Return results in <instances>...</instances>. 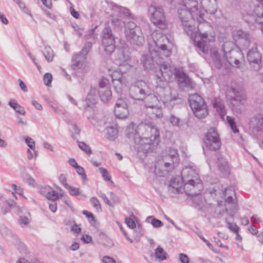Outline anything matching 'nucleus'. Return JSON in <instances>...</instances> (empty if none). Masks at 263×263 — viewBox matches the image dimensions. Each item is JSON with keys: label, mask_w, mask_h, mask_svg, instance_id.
Instances as JSON below:
<instances>
[{"label": "nucleus", "mask_w": 263, "mask_h": 263, "mask_svg": "<svg viewBox=\"0 0 263 263\" xmlns=\"http://www.w3.org/2000/svg\"><path fill=\"white\" fill-rule=\"evenodd\" d=\"M178 16L186 34L193 40L194 45L203 53L209 50L208 43L213 39L209 31L212 29L211 25L207 22L198 23L197 28L193 25V20L196 15L182 6L178 9Z\"/></svg>", "instance_id": "f257e3e1"}, {"label": "nucleus", "mask_w": 263, "mask_h": 263, "mask_svg": "<svg viewBox=\"0 0 263 263\" xmlns=\"http://www.w3.org/2000/svg\"><path fill=\"white\" fill-rule=\"evenodd\" d=\"M138 138L135 139V145L138 152L146 153L152 151L159 143V130L151 121L140 123L138 125Z\"/></svg>", "instance_id": "f03ea898"}, {"label": "nucleus", "mask_w": 263, "mask_h": 263, "mask_svg": "<svg viewBox=\"0 0 263 263\" xmlns=\"http://www.w3.org/2000/svg\"><path fill=\"white\" fill-rule=\"evenodd\" d=\"M215 195H217V192L219 194L221 198H226L225 204L223 205L222 201H217L216 205L214 206L215 216H222L225 212L233 218L235 213H237L238 208L236 202L232 197V195H235V192L233 187L224 188L221 192L214 190Z\"/></svg>", "instance_id": "7ed1b4c3"}, {"label": "nucleus", "mask_w": 263, "mask_h": 263, "mask_svg": "<svg viewBox=\"0 0 263 263\" xmlns=\"http://www.w3.org/2000/svg\"><path fill=\"white\" fill-rule=\"evenodd\" d=\"M179 162V158L177 151L174 148H170L157 161L155 171L160 170L166 173L172 172L178 166Z\"/></svg>", "instance_id": "20e7f679"}, {"label": "nucleus", "mask_w": 263, "mask_h": 263, "mask_svg": "<svg viewBox=\"0 0 263 263\" xmlns=\"http://www.w3.org/2000/svg\"><path fill=\"white\" fill-rule=\"evenodd\" d=\"M126 40L132 44L141 46L144 43V37L140 27L133 21H128L125 27Z\"/></svg>", "instance_id": "39448f33"}, {"label": "nucleus", "mask_w": 263, "mask_h": 263, "mask_svg": "<svg viewBox=\"0 0 263 263\" xmlns=\"http://www.w3.org/2000/svg\"><path fill=\"white\" fill-rule=\"evenodd\" d=\"M177 68L167 63H163L160 65L159 71L156 72V83L163 84V82H172L176 78Z\"/></svg>", "instance_id": "423d86ee"}, {"label": "nucleus", "mask_w": 263, "mask_h": 263, "mask_svg": "<svg viewBox=\"0 0 263 263\" xmlns=\"http://www.w3.org/2000/svg\"><path fill=\"white\" fill-rule=\"evenodd\" d=\"M153 39L156 48L154 49L156 55L159 54L160 56L165 57H169L171 54L170 48V41L167 36L160 32H155L153 34Z\"/></svg>", "instance_id": "0eeeda50"}, {"label": "nucleus", "mask_w": 263, "mask_h": 263, "mask_svg": "<svg viewBox=\"0 0 263 263\" xmlns=\"http://www.w3.org/2000/svg\"><path fill=\"white\" fill-rule=\"evenodd\" d=\"M189 101L195 116L198 119L204 118L209 114L208 106L204 99L198 94L189 97Z\"/></svg>", "instance_id": "6e6552de"}, {"label": "nucleus", "mask_w": 263, "mask_h": 263, "mask_svg": "<svg viewBox=\"0 0 263 263\" xmlns=\"http://www.w3.org/2000/svg\"><path fill=\"white\" fill-rule=\"evenodd\" d=\"M148 14L153 24L161 29L167 27L166 18L163 9L160 7L151 6L148 9Z\"/></svg>", "instance_id": "1a4fd4ad"}, {"label": "nucleus", "mask_w": 263, "mask_h": 263, "mask_svg": "<svg viewBox=\"0 0 263 263\" xmlns=\"http://www.w3.org/2000/svg\"><path fill=\"white\" fill-rule=\"evenodd\" d=\"M156 92L163 104L166 106L173 105L175 101L179 99L177 96H172L170 88L167 87L166 82H163V84H157Z\"/></svg>", "instance_id": "9d476101"}, {"label": "nucleus", "mask_w": 263, "mask_h": 263, "mask_svg": "<svg viewBox=\"0 0 263 263\" xmlns=\"http://www.w3.org/2000/svg\"><path fill=\"white\" fill-rule=\"evenodd\" d=\"M91 46L92 44L90 42H87L80 52L73 55L71 64L73 69H77L83 67Z\"/></svg>", "instance_id": "9b49d317"}, {"label": "nucleus", "mask_w": 263, "mask_h": 263, "mask_svg": "<svg viewBox=\"0 0 263 263\" xmlns=\"http://www.w3.org/2000/svg\"><path fill=\"white\" fill-rule=\"evenodd\" d=\"M115 37L111 29L109 27L105 28L102 32V44L105 51L110 54L115 49Z\"/></svg>", "instance_id": "f8f14e48"}, {"label": "nucleus", "mask_w": 263, "mask_h": 263, "mask_svg": "<svg viewBox=\"0 0 263 263\" xmlns=\"http://www.w3.org/2000/svg\"><path fill=\"white\" fill-rule=\"evenodd\" d=\"M146 88L147 85L145 82L142 81L136 82L129 88L130 97L135 100L142 101L146 95Z\"/></svg>", "instance_id": "ddd939ff"}, {"label": "nucleus", "mask_w": 263, "mask_h": 263, "mask_svg": "<svg viewBox=\"0 0 263 263\" xmlns=\"http://www.w3.org/2000/svg\"><path fill=\"white\" fill-rule=\"evenodd\" d=\"M250 47L247 53V58L253 69L257 71L261 67V55L257 50L256 42H253Z\"/></svg>", "instance_id": "4468645a"}, {"label": "nucleus", "mask_w": 263, "mask_h": 263, "mask_svg": "<svg viewBox=\"0 0 263 263\" xmlns=\"http://www.w3.org/2000/svg\"><path fill=\"white\" fill-rule=\"evenodd\" d=\"M205 146L211 151L218 149L221 145L219 136L214 128L209 129L204 139Z\"/></svg>", "instance_id": "2eb2a0df"}, {"label": "nucleus", "mask_w": 263, "mask_h": 263, "mask_svg": "<svg viewBox=\"0 0 263 263\" xmlns=\"http://www.w3.org/2000/svg\"><path fill=\"white\" fill-rule=\"evenodd\" d=\"M232 36L236 45L241 47L243 49L248 48L253 42L251 41L249 34L241 30L233 31Z\"/></svg>", "instance_id": "dca6fc26"}, {"label": "nucleus", "mask_w": 263, "mask_h": 263, "mask_svg": "<svg viewBox=\"0 0 263 263\" xmlns=\"http://www.w3.org/2000/svg\"><path fill=\"white\" fill-rule=\"evenodd\" d=\"M124 70H126L124 69ZM123 71L119 72L115 71L112 72L111 74L112 81L114 84V86L116 92L121 95L124 88L126 87L127 81L126 78L123 76L122 72Z\"/></svg>", "instance_id": "f3484780"}, {"label": "nucleus", "mask_w": 263, "mask_h": 263, "mask_svg": "<svg viewBox=\"0 0 263 263\" xmlns=\"http://www.w3.org/2000/svg\"><path fill=\"white\" fill-rule=\"evenodd\" d=\"M180 6L184 7L185 9L190 11L196 15V20L198 23H201V21H205L203 20V14L201 10L198 9V3L196 1L194 0H183Z\"/></svg>", "instance_id": "a211bd4d"}, {"label": "nucleus", "mask_w": 263, "mask_h": 263, "mask_svg": "<svg viewBox=\"0 0 263 263\" xmlns=\"http://www.w3.org/2000/svg\"><path fill=\"white\" fill-rule=\"evenodd\" d=\"M101 100L102 102H107L111 98V91L107 79L102 78L99 83V87L98 90Z\"/></svg>", "instance_id": "6ab92c4d"}, {"label": "nucleus", "mask_w": 263, "mask_h": 263, "mask_svg": "<svg viewBox=\"0 0 263 263\" xmlns=\"http://www.w3.org/2000/svg\"><path fill=\"white\" fill-rule=\"evenodd\" d=\"M202 189V185L200 179L183 182V190L189 196H193L194 195L200 194Z\"/></svg>", "instance_id": "aec40b11"}, {"label": "nucleus", "mask_w": 263, "mask_h": 263, "mask_svg": "<svg viewBox=\"0 0 263 263\" xmlns=\"http://www.w3.org/2000/svg\"><path fill=\"white\" fill-rule=\"evenodd\" d=\"M114 112L116 117L119 119H124L128 116L129 111L124 98L121 97L117 100Z\"/></svg>", "instance_id": "412c9836"}, {"label": "nucleus", "mask_w": 263, "mask_h": 263, "mask_svg": "<svg viewBox=\"0 0 263 263\" xmlns=\"http://www.w3.org/2000/svg\"><path fill=\"white\" fill-rule=\"evenodd\" d=\"M229 92H232L234 97L231 100L233 105H235V103H238L239 104H243L246 100L247 97L245 90L242 87L240 86H232L228 90Z\"/></svg>", "instance_id": "4be33fe9"}, {"label": "nucleus", "mask_w": 263, "mask_h": 263, "mask_svg": "<svg viewBox=\"0 0 263 263\" xmlns=\"http://www.w3.org/2000/svg\"><path fill=\"white\" fill-rule=\"evenodd\" d=\"M229 63L233 66L239 67L241 61L243 59V55L241 51L238 48L232 50L228 54L225 56Z\"/></svg>", "instance_id": "5701e85b"}, {"label": "nucleus", "mask_w": 263, "mask_h": 263, "mask_svg": "<svg viewBox=\"0 0 263 263\" xmlns=\"http://www.w3.org/2000/svg\"><path fill=\"white\" fill-rule=\"evenodd\" d=\"M250 9L247 11L248 15L254 17L255 22L258 24H263V12L260 13L261 8L258 4H251Z\"/></svg>", "instance_id": "b1692460"}, {"label": "nucleus", "mask_w": 263, "mask_h": 263, "mask_svg": "<svg viewBox=\"0 0 263 263\" xmlns=\"http://www.w3.org/2000/svg\"><path fill=\"white\" fill-rule=\"evenodd\" d=\"M180 88H192V83L191 79L186 75L181 68H178L177 71L176 78Z\"/></svg>", "instance_id": "393cba45"}, {"label": "nucleus", "mask_w": 263, "mask_h": 263, "mask_svg": "<svg viewBox=\"0 0 263 263\" xmlns=\"http://www.w3.org/2000/svg\"><path fill=\"white\" fill-rule=\"evenodd\" d=\"M150 53L143 54L140 59L141 64L145 69H151L154 66V63L157 62L154 59L153 54H155L154 52L153 53L151 49H149Z\"/></svg>", "instance_id": "a878e982"}, {"label": "nucleus", "mask_w": 263, "mask_h": 263, "mask_svg": "<svg viewBox=\"0 0 263 263\" xmlns=\"http://www.w3.org/2000/svg\"><path fill=\"white\" fill-rule=\"evenodd\" d=\"M181 178L183 182L191 181L200 179L198 174L192 167H185L181 172Z\"/></svg>", "instance_id": "bb28decb"}, {"label": "nucleus", "mask_w": 263, "mask_h": 263, "mask_svg": "<svg viewBox=\"0 0 263 263\" xmlns=\"http://www.w3.org/2000/svg\"><path fill=\"white\" fill-rule=\"evenodd\" d=\"M211 30H212V29L210 30L209 32L213 36V39L212 41H210L208 43V45H209V47L208 52L206 53H203L201 50L198 49V48L197 47H196L197 50V51L199 53L201 52V53H202L203 54H208L209 53V51H210V52L211 56L213 60L214 61V62L215 63V64H216V66L217 67L219 68V67H220V66L221 65V62H220V61L219 55L218 51L215 48H211V46L210 45V43L212 42H213L214 41V39H215L214 35H213L211 33Z\"/></svg>", "instance_id": "cd10ccee"}, {"label": "nucleus", "mask_w": 263, "mask_h": 263, "mask_svg": "<svg viewBox=\"0 0 263 263\" xmlns=\"http://www.w3.org/2000/svg\"><path fill=\"white\" fill-rule=\"evenodd\" d=\"M183 184L182 178L179 177L174 178L170 180L167 185L168 190L171 193H179Z\"/></svg>", "instance_id": "c85d7f7f"}, {"label": "nucleus", "mask_w": 263, "mask_h": 263, "mask_svg": "<svg viewBox=\"0 0 263 263\" xmlns=\"http://www.w3.org/2000/svg\"><path fill=\"white\" fill-rule=\"evenodd\" d=\"M217 157L219 170L223 175H227L229 173V167L227 160L220 154H218Z\"/></svg>", "instance_id": "c756f323"}, {"label": "nucleus", "mask_w": 263, "mask_h": 263, "mask_svg": "<svg viewBox=\"0 0 263 263\" xmlns=\"http://www.w3.org/2000/svg\"><path fill=\"white\" fill-rule=\"evenodd\" d=\"M106 137L110 141H113L118 136V129L116 124H113L109 126H106L105 128Z\"/></svg>", "instance_id": "7c9ffc66"}, {"label": "nucleus", "mask_w": 263, "mask_h": 263, "mask_svg": "<svg viewBox=\"0 0 263 263\" xmlns=\"http://www.w3.org/2000/svg\"><path fill=\"white\" fill-rule=\"evenodd\" d=\"M251 128L263 133V118L261 116L252 118L249 123Z\"/></svg>", "instance_id": "2f4dec72"}, {"label": "nucleus", "mask_w": 263, "mask_h": 263, "mask_svg": "<svg viewBox=\"0 0 263 263\" xmlns=\"http://www.w3.org/2000/svg\"><path fill=\"white\" fill-rule=\"evenodd\" d=\"M144 103L146 107L149 109L156 107L159 104L158 98L154 94H148L144 98Z\"/></svg>", "instance_id": "473e14b6"}, {"label": "nucleus", "mask_w": 263, "mask_h": 263, "mask_svg": "<svg viewBox=\"0 0 263 263\" xmlns=\"http://www.w3.org/2000/svg\"><path fill=\"white\" fill-rule=\"evenodd\" d=\"M97 89L95 87H91L89 93L86 98L85 101L87 107H93L95 104Z\"/></svg>", "instance_id": "72a5a7b5"}, {"label": "nucleus", "mask_w": 263, "mask_h": 263, "mask_svg": "<svg viewBox=\"0 0 263 263\" xmlns=\"http://www.w3.org/2000/svg\"><path fill=\"white\" fill-rule=\"evenodd\" d=\"M201 3L204 6L205 10L211 14H214L217 11L216 0H202Z\"/></svg>", "instance_id": "f704fd0d"}, {"label": "nucleus", "mask_w": 263, "mask_h": 263, "mask_svg": "<svg viewBox=\"0 0 263 263\" xmlns=\"http://www.w3.org/2000/svg\"><path fill=\"white\" fill-rule=\"evenodd\" d=\"M125 135L128 138H133L135 141L136 138H138V126L135 128V125L130 123L125 130Z\"/></svg>", "instance_id": "c9c22d12"}, {"label": "nucleus", "mask_w": 263, "mask_h": 263, "mask_svg": "<svg viewBox=\"0 0 263 263\" xmlns=\"http://www.w3.org/2000/svg\"><path fill=\"white\" fill-rule=\"evenodd\" d=\"M154 256L156 259L159 260H164L167 259L168 256L167 253L160 246H158L155 250Z\"/></svg>", "instance_id": "e433bc0d"}, {"label": "nucleus", "mask_w": 263, "mask_h": 263, "mask_svg": "<svg viewBox=\"0 0 263 263\" xmlns=\"http://www.w3.org/2000/svg\"><path fill=\"white\" fill-rule=\"evenodd\" d=\"M213 105L214 107L216 109L217 111L218 112L221 118L223 119V117L226 113L223 104L220 101L215 100L213 102Z\"/></svg>", "instance_id": "4c0bfd02"}, {"label": "nucleus", "mask_w": 263, "mask_h": 263, "mask_svg": "<svg viewBox=\"0 0 263 263\" xmlns=\"http://www.w3.org/2000/svg\"><path fill=\"white\" fill-rule=\"evenodd\" d=\"M151 110H148V113L149 114L151 118L153 119H160L162 117L163 114L161 108L159 105L154 107L150 108Z\"/></svg>", "instance_id": "58836bf2"}, {"label": "nucleus", "mask_w": 263, "mask_h": 263, "mask_svg": "<svg viewBox=\"0 0 263 263\" xmlns=\"http://www.w3.org/2000/svg\"><path fill=\"white\" fill-rule=\"evenodd\" d=\"M42 52L45 58L48 62L52 61L54 57V52L50 47L45 46Z\"/></svg>", "instance_id": "ea45409f"}, {"label": "nucleus", "mask_w": 263, "mask_h": 263, "mask_svg": "<svg viewBox=\"0 0 263 263\" xmlns=\"http://www.w3.org/2000/svg\"><path fill=\"white\" fill-rule=\"evenodd\" d=\"M123 59L124 61V63H121L119 64V70L120 71H123L124 70V69L123 67H125V69L126 70H128L130 68V66L129 64H128L127 62L129 60L130 57L128 54V53H123Z\"/></svg>", "instance_id": "a19ab883"}, {"label": "nucleus", "mask_w": 263, "mask_h": 263, "mask_svg": "<svg viewBox=\"0 0 263 263\" xmlns=\"http://www.w3.org/2000/svg\"><path fill=\"white\" fill-rule=\"evenodd\" d=\"M235 45L231 42H225L222 47L223 51L226 56V54H228L229 52H231L232 50H234L235 48Z\"/></svg>", "instance_id": "79ce46f5"}, {"label": "nucleus", "mask_w": 263, "mask_h": 263, "mask_svg": "<svg viewBox=\"0 0 263 263\" xmlns=\"http://www.w3.org/2000/svg\"><path fill=\"white\" fill-rule=\"evenodd\" d=\"M67 189L68 190L70 195L71 196L81 195L83 197H85V195L82 194V192L79 188L74 187L69 185L68 186Z\"/></svg>", "instance_id": "37998d69"}, {"label": "nucleus", "mask_w": 263, "mask_h": 263, "mask_svg": "<svg viewBox=\"0 0 263 263\" xmlns=\"http://www.w3.org/2000/svg\"><path fill=\"white\" fill-rule=\"evenodd\" d=\"M170 121L173 126L180 127L182 125V121L174 115L171 116Z\"/></svg>", "instance_id": "c03bdc74"}, {"label": "nucleus", "mask_w": 263, "mask_h": 263, "mask_svg": "<svg viewBox=\"0 0 263 263\" xmlns=\"http://www.w3.org/2000/svg\"><path fill=\"white\" fill-rule=\"evenodd\" d=\"M46 197L51 201H56L59 197V194L54 191H52L51 189L50 191L47 194Z\"/></svg>", "instance_id": "a18cd8bd"}, {"label": "nucleus", "mask_w": 263, "mask_h": 263, "mask_svg": "<svg viewBox=\"0 0 263 263\" xmlns=\"http://www.w3.org/2000/svg\"><path fill=\"white\" fill-rule=\"evenodd\" d=\"M227 120L228 123H229V124L231 126V128L232 130V131L234 133H238V128H237V127H236V126L235 125V123L234 119L232 118V117H230V116H227Z\"/></svg>", "instance_id": "49530a36"}, {"label": "nucleus", "mask_w": 263, "mask_h": 263, "mask_svg": "<svg viewBox=\"0 0 263 263\" xmlns=\"http://www.w3.org/2000/svg\"><path fill=\"white\" fill-rule=\"evenodd\" d=\"M78 145L79 148L87 154L90 155L91 154L90 147L84 142H79Z\"/></svg>", "instance_id": "de8ad7c7"}, {"label": "nucleus", "mask_w": 263, "mask_h": 263, "mask_svg": "<svg viewBox=\"0 0 263 263\" xmlns=\"http://www.w3.org/2000/svg\"><path fill=\"white\" fill-rule=\"evenodd\" d=\"M90 202L93 206L97 210L101 211V206L99 200L95 197H91L90 199Z\"/></svg>", "instance_id": "09e8293b"}, {"label": "nucleus", "mask_w": 263, "mask_h": 263, "mask_svg": "<svg viewBox=\"0 0 263 263\" xmlns=\"http://www.w3.org/2000/svg\"><path fill=\"white\" fill-rule=\"evenodd\" d=\"M226 222L228 224V227L231 231L235 233L238 232L239 228L235 223H231L227 218H226Z\"/></svg>", "instance_id": "8fccbe9b"}, {"label": "nucleus", "mask_w": 263, "mask_h": 263, "mask_svg": "<svg viewBox=\"0 0 263 263\" xmlns=\"http://www.w3.org/2000/svg\"><path fill=\"white\" fill-rule=\"evenodd\" d=\"M43 80L44 84L46 85L49 86L51 85V83L52 80L51 74L50 73H46L44 76Z\"/></svg>", "instance_id": "3c124183"}, {"label": "nucleus", "mask_w": 263, "mask_h": 263, "mask_svg": "<svg viewBox=\"0 0 263 263\" xmlns=\"http://www.w3.org/2000/svg\"><path fill=\"white\" fill-rule=\"evenodd\" d=\"M193 197V202L199 206H200L203 203V199L199 194L194 195L192 196Z\"/></svg>", "instance_id": "603ef678"}, {"label": "nucleus", "mask_w": 263, "mask_h": 263, "mask_svg": "<svg viewBox=\"0 0 263 263\" xmlns=\"http://www.w3.org/2000/svg\"><path fill=\"white\" fill-rule=\"evenodd\" d=\"M99 171L103 178L106 181H110L111 177L109 175L107 170L103 167H100Z\"/></svg>", "instance_id": "864d4df0"}, {"label": "nucleus", "mask_w": 263, "mask_h": 263, "mask_svg": "<svg viewBox=\"0 0 263 263\" xmlns=\"http://www.w3.org/2000/svg\"><path fill=\"white\" fill-rule=\"evenodd\" d=\"M76 171L77 173L81 176V178L85 180L86 179V175L85 173V171L84 168L81 166L78 165L76 168Z\"/></svg>", "instance_id": "5fc2aeb1"}, {"label": "nucleus", "mask_w": 263, "mask_h": 263, "mask_svg": "<svg viewBox=\"0 0 263 263\" xmlns=\"http://www.w3.org/2000/svg\"><path fill=\"white\" fill-rule=\"evenodd\" d=\"M32 151H33V152H32L30 149H27V154H28L27 158L29 160H31L33 159H35L37 156V155H38L37 151L35 150V148Z\"/></svg>", "instance_id": "6e6d98bb"}, {"label": "nucleus", "mask_w": 263, "mask_h": 263, "mask_svg": "<svg viewBox=\"0 0 263 263\" xmlns=\"http://www.w3.org/2000/svg\"><path fill=\"white\" fill-rule=\"evenodd\" d=\"M25 142L32 150H34L35 148V142L31 138L27 137L25 139Z\"/></svg>", "instance_id": "4d7b16f0"}, {"label": "nucleus", "mask_w": 263, "mask_h": 263, "mask_svg": "<svg viewBox=\"0 0 263 263\" xmlns=\"http://www.w3.org/2000/svg\"><path fill=\"white\" fill-rule=\"evenodd\" d=\"M98 195L103 199L104 202L106 204H107L109 206H113L112 203L107 198L105 194L100 192L99 193H98Z\"/></svg>", "instance_id": "13d9d810"}, {"label": "nucleus", "mask_w": 263, "mask_h": 263, "mask_svg": "<svg viewBox=\"0 0 263 263\" xmlns=\"http://www.w3.org/2000/svg\"><path fill=\"white\" fill-rule=\"evenodd\" d=\"M20 223L23 227L28 225L30 220L26 216H21L19 218Z\"/></svg>", "instance_id": "bf43d9fd"}, {"label": "nucleus", "mask_w": 263, "mask_h": 263, "mask_svg": "<svg viewBox=\"0 0 263 263\" xmlns=\"http://www.w3.org/2000/svg\"><path fill=\"white\" fill-rule=\"evenodd\" d=\"M151 224L155 228H159L163 225V223L159 220L156 218H152Z\"/></svg>", "instance_id": "052dcab7"}, {"label": "nucleus", "mask_w": 263, "mask_h": 263, "mask_svg": "<svg viewBox=\"0 0 263 263\" xmlns=\"http://www.w3.org/2000/svg\"><path fill=\"white\" fill-rule=\"evenodd\" d=\"M125 223L127 226L131 229H134L136 227V223L135 221L130 218H126Z\"/></svg>", "instance_id": "680f3d73"}, {"label": "nucleus", "mask_w": 263, "mask_h": 263, "mask_svg": "<svg viewBox=\"0 0 263 263\" xmlns=\"http://www.w3.org/2000/svg\"><path fill=\"white\" fill-rule=\"evenodd\" d=\"M179 260L182 263H189V259L188 256L183 253L179 254Z\"/></svg>", "instance_id": "e2e57ef3"}, {"label": "nucleus", "mask_w": 263, "mask_h": 263, "mask_svg": "<svg viewBox=\"0 0 263 263\" xmlns=\"http://www.w3.org/2000/svg\"><path fill=\"white\" fill-rule=\"evenodd\" d=\"M48 204L50 210L53 213L55 212L57 210V205L55 201H50Z\"/></svg>", "instance_id": "0e129e2a"}, {"label": "nucleus", "mask_w": 263, "mask_h": 263, "mask_svg": "<svg viewBox=\"0 0 263 263\" xmlns=\"http://www.w3.org/2000/svg\"><path fill=\"white\" fill-rule=\"evenodd\" d=\"M59 180L61 184L65 187L67 188L69 185L66 182V178L64 175H61L59 177Z\"/></svg>", "instance_id": "69168bd1"}, {"label": "nucleus", "mask_w": 263, "mask_h": 263, "mask_svg": "<svg viewBox=\"0 0 263 263\" xmlns=\"http://www.w3.org/2000/svg\"><path fill=\"white\" fill-rule=\"evenodd\" d=\"M81 239L84 243H88L91 241L92 237L90 235L86 234L83 235L81 238Z\"/></svg>", "instance_id": "338daca9"}, {"label": "nucleus", "mask_w": 263, "mask_h": 263, "mask_svg": "<svg viewBox=\"0 0 263 263\" xmlns=\"http://www.w3.org/2000/svg\"><path fill=\"white\" fill-rule=\"evenodd\" d=\"M103 263H116V261L112 258L105 256L102 259Z\"/></svg>", "instance_id": "774afa93"}]
</instances>
